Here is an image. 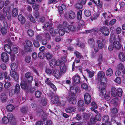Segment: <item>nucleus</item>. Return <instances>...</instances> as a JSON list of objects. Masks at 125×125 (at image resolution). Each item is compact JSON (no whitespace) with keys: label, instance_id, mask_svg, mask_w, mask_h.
<instances>
[{"label":"nucleus","instance_id":"obj_64","mask_svg":"<svg viewBox=\"0 0 125 125\" xmlns=\"http://www.w3.org/2000/svg\"><path fill=\"white\" fill-rule=\"evenodd\" d=\"M116 21V20L115 19H113L110 21L109 24L110 25H112L115 23Z\"/></svg>","mask_w":125,"mask_h":125},{"label":"nucleus","instance_id":"obj_12","mask_svg":"<svg viewBox=\"0 0 125 125\" xmlns=\"http://www.w3.org/2000/svg\"><path fill=\"white\" fill-rule=\"evenodd\" d=\"M10 75L15 80H17L19 79V74L15 71H10Z\"/></svg>","mask_w":125,"mask_h":125},{"label":"nucleus","instance_id":"obj_17","mask_svg":"<svg viewBox=\"0 0 125 125\" xmlns=\"http://www.w3.org/2000/svg\"><path fill=\"white\" fill-rule=\"evenodd\" d=\"M54 76L57 79H59L61 77V74L60 72L56 70H55L53 71Z\"/></svg>","mask_w":125,"mask_h":125},{"label":"nucleus","instance_id":"obj_49","mask_svg":"<svg viewBox=\"0 0 125 125\" xmlns=\"http://www.w3.org/2000/svg\"><path fill=\"white\" fill-rule=\"evenodd\" d=\"M106 91L104 88H101V93L102 95H106Z\"/></svg>","mask_w":125,"mask_h":125},{"label":"nucleus","instance_id":"obj_62","mask_svg":"<svg viewBox=\"0 0 125 125\" xmlns=\"http://www.w3.org/2000/svg\"><path fill=\"white\" fill-rule=\"evenodd\" d=\"M81 87L82 88L86 90L88 89V86L86 83H84L82 84Z\"/></svg>","mask_w":125,"mask_h":125},{"label":"nucleus","instance_id":"obj_24","mask_svg":"<svg viewBox=\"0 0 125 125\" xmlns=\"http://www.w3.org/2000/svg\"><path fill=\"white\" fill-rule=\"evenodd\" d=\"M119 58L120 60L122 62H124L125 60V57L123 52H121L119 53Z\"/></svg>","mask_w":125,"mask_h":125},{"label":"nucleus","instance_id":"obj_10","mask_svg":"<svg viewBox=\"0 0 125 125\" xmlns=\"http://www.w3.org/2000/svg\"><path fill=\"white\" fill-rule=\"evenodd\" d=\"M25 76L27 80L28 83H30L33 80V77L30 73H26L25 75Z\"/></svg>","mask_w":125,"mask_h":125},{"label":"nucleus","instance_id":"obj_38","mask_svg":"<svg viewBox=\"0 0 125 125\" xmlns=\"http://www.w3.org/2000/svg\"><path fill=\"white\" fill-rule=\"evenodd\" d=\"M100 82L101 84H105L107 82V80L105 78H103L100 79Z\"/></svg>","mask_w":125,"mask_h":125},{"label":"nucleus","instance_id":"obj_53","mask_svg":"<svg viewBox=\"0 0 125 125\" xmlns=\"http://www.w3.org/2000/svg\"><path fill=\"white\" fill-rule=\"evenodd\" d=\"M85 23L84 21H83L79 20L78 21V26H83L84 25Z\"/></svg>","mask_w":125,"mask_h":125},{"label":"nucleus","instance_id":"obj_23","mask_svg":"<svg viewBox=\"0 0 125 125\" xmlns=\"http://www.w3.org/2000/svg\"><path fill=\"white\" fill-rule=\"evenodd\" d=\"M6 109L9 112H12L14 109L15 108L13 105L10 104L6 106Z\"/></svg>","mask_w":125,"mask_h":125},{"label":"nucleus","instance_id":"obj_51","mask_svg":"<svg viewBox=\"0 0 125 125\" xmlns=\"http://www.w3.org/2000/svg\"><path fill=\"white\" fill-rule=\"evenodd\" d=\"M84 103L83 100L79 101L78 102V105L79 107L83 106L84 105Z\"/></svg>","mask_w":125,"mask_h":125},{"label":"nucleus","instance_id":"obj_1","mask_svg":"<svg viewBox=\"0 0 125 125\" xmlns=\"http://www.w3.org/2000/svg\"><path fill=\"white\" fill-rule=\"evenodd\" d=\"M10 8L9 7H4L3 9V11L4 13V15L2 14H0V20H3L5 19V16H6L8 19V20L10 19Z\"/></svg>","mask_w":125,"mask_h":125},{"label":"nucleus","instance_id":"obj_14","mask_svg":"<svg viewBox=\"0 0 125 125\" xmlns=\"http://www.w3.org/2000/svg\"><path fill=\"white\" fill-rule=\"evenodd\" d=\"M120 42L117 41H115L113 42V45L115 49H119L121 48V45Z\"/></svg>","mask_w":125,"mask_h":125},{"label":"nucleus","instance_id":"obj_8","mask_svg":"<svg viewBox=\"0 0 125 125\" xmlns=\"http://www.w3.org/2000/svg\"><path fill=\"white\" fill-rule=\"evenodd\" d=\"M70 90L73 93H79L81 92L80 88L76 85H74L71 87Z\"/></svg>","mask_w":125,"mask_h":125},{"label":"nucleus","instance_id":"obj_5","mask_svg":"<svg viewBox=\"0 0 125 125\" xmlns=\"http://www.w3.org/2000/svg\"><path fill=\"white\" fill-rule=\"evenodd\" d=\"M1 58L3 62H8L9 60V56L6 53L3 52L1 54Z\"/></svg>","mask_w":125,"mask_h":125},{"label":"nucleus","instance_id":"obj_15","mask_svg":"<svg viewBox=\"0 0 125 125\" xmlns=\"http://www.w3.org/2000/svg\"><path fill=\"white\" fill-rule=\"evenodd\" d=\"M59 13L62 14L63 10H66V7L64 4H62L61 6H59L58 8Z\"/></svg>","mask_w":125,"mask_h":125},{"label":"nucleus","instance_id":"obj_6","mask_svg":"<svg viewBox=\"0 0 125 125\" xmlns=\"http://www.w3.org/2000/svg\"><path fill=\"white\" fill-rule=\"evenodd\" d=\"M2 25L3 27H2L1 29V31L2 35H5L7 33L8 25L6 22L5 21H3Z\"/></svg>","mask_w":125,"mask_h":125},{"label":"nucleus","instance_id":"obj_52","mask_svg":"<svg viewBox=\"0 0 125 125\" xmlns=\"http://www.w3.org/2000/svg\"><path fill=\"white\" fill-rule=\"evenodd\" d=\"M109 119L108 116L107 115H105L103 117L102 119L104 122H105L108 121Z\"/></svg>","mask_w":125,"mask_h":125},{"label":"nucleus","instance_id":"obj_41","mask_svg":"<svg viewBox=\"0 0 125 125\" xmlns=\"http://www.w3.org/2000/svg\"><path fill=\"white\" fill-rule=\"evenodd\" d=\"M74 7L76 9H80L82 8L83 7V5L81 3H78L75 5Z\"/></svg>","mask_w":125,"mask_h":125},{"label":"nucleus","instance_id":"obj_58","mask_svg":"<svg viewBox=\"0 0 125 125\" xmlns=\"http://www.w3.org/2000/svg\"><path fill=\"white\" fill-rule=\"evenodd\" d=\"M59 32L58 30L57 29L54 30V31L51 34L52 36L54 37L56 35V34H57Z\"/></svg>","mask_w":125,"mask_h":125},{"label":"nucleus","instance_id":"obj_34","mask_svg":"<svg viewBox=\"0 0 125 125\" xmlns=\"http://www.w3.org/2000/svg\"><path fill=\"white\" fill-rule=\"evenodd\" d=\"M113 71L111 68L108 69L106 72V74L107 75L109 76H111L113 74Z\"/></svg>","mask_w":125,"mask_h":125},{"label":"nucleus","instance_id":"obj_4","mask_svg":"<svg viewBox=\"0 0 125 125\" xmlns=\"http://www.w3.org/2000/svg\"><path fill=\"white\" fill-rule=\"evenodd\" d=\"M100 31L103 35L105 36H108L110 33L109 29L105 26L101 27L100 29Z\"/></svg>","mask_w":125,"mask_h":125},{"label":"nucleus","instance_id":"obj_20","mask_svg":"<svg viewBox=\"0 0 125 125\" xmlns=\"http://www.w3.org/2000/svg\"><path fill=\"white\" fill-rule=\"evenodd\" d=\"M4 50L8 53H10L11 52V50L10 47L8 44H6L4 46Z\"/></svg>","mask_w":125,"mask_h":125},{"label":"nucleus","instance_id":"obj_59","mask_svg":"<svg viewBox=\"0 0 125 125\" xmlns=\"http://www.w3.org/2000/svg\"><path fill=\"white\" fill-rule=\"evenodd\" d=\"M31 60V58L30 56H28L26 57L25 58V61L27 63H29Z\"/></svg>","mask_w":125,"mask_h":125},{"label":"nucleus","instance_id":"obj_29","mask_svg":"<svg viewBox=\"0 0 125 125\" xmlns=\"http://www.w3.org/2000/svg\"><path fill=\"white\" fill-rule=\"evenodd\" d=\"M10 68L12 71H16L17 69L18 65L16 63H13L11 64Z\"/></svg>","mask_w":125,"mask_h":125},{"label":"nucleus","instance_id":"obj_39","mask_svg":"<svg viewBox=\"0 0 125 125\" xmlns=\"http://www.w3.org/2000/svg\"><path fill=\"white\" fill-rule=\"evenodd\" d=\"M86 71L87 72L89 78H92L94 75V72H91L88 69H86Z\"/></svg>","mask_w":125,"mask_h":125},{"label":"nucleus","instance_id":"obj_11","mask_svg":"<svg viewBox=\"0 0 125 125\" xmlns=\"http://www.w3.org/2000/svg\"><path fill=\"white\" fill-rule=\"evenodd\" d=\"M45 82L47 85H49L52 88L54 91L56 90L57 89L55 86L52 83H51V81L48 78H47L45 80Z\"/></svg>","mask_w":125,"mask_h":125},{"label":"nucleus","instance_id":"obj_2","mask_svg":"<svg viewBox=\"0 0 125 125\" xmlns=\"http://www.w3.org/2000/svg\"><path fill=\"white\" fill-rule=\"evenodd\" d=\"M122 92V90L120 88H118L117 90L114 87L112 88L111 89V94L113 96L115 97L117 95L121 96Z\"/></svg>","mask_w":125,"mask_h":125},{"label":"nucleus","instance_id":"obj_21","mask_svg":"<svg viewBox=\"0 0 125 125\" xmlns=\"http://www.w3.org/2000/svg\"><path fill=\"white\" fill-rule=\"evenodd\" d=\"M76 110V108L74 107H70L65 109L66 112L67 113H71L74 112Z\"/></svg>","mask_w":125,"mask_h":125},{"label":"nucleus","instance_id":"obj_9","mask_svg":"<svg viewBox=\"0 0 125 125\" xmlns=\"http://www.w3.org/2000/svg\"><path fill=\"white\" fill-rule=\"evenodd\" d=\"M69 102L70 104H75L76 103V100L75 97L73 96L70 95L68 97Z\"/></svg>","mask_w":125,"mask_h":125},{"label":"nucleus","instance_id":"obj_18","mask_svg":"<svg viewBox=\"0 0 125 125\" xmlns=\"http://www.w3.org/2000/svg\"><path fill=\"white\" fill-rule=\"evenodd\" d=\"M73 78L74 82L76 83H79L80 81V76L78 75H75L73 77Z\"/></svg>","mask_w":125,"mask_h":125},{"label":"nucleus","instance_id":"obj_61","mask_svg":"<svg viewBox=\"0 0 125 125\" xmlns=\"http://www.w3.org/2000/svg\"><path fill=\"white\" fill-rule=\"evenodd\" d=\"M8 117L9 120H12L14 118L13 116L11 113H10L8 114Z\"/></svg>","mask_w":125,"mask_h":125},{"label":"nucleus","instance_id":"obj_31","mask_svg":"<svg viewBox=\"0 0 125 125\" xmlns=\"http://www.w3.org/2000/svg\"><path fill=\"white\" fill-rule=\"evenodd\" d=\"M21 86L22 89H25L27 86V82L24 80L22 81L21 83Z\"/></svg>","mask_w":125,"mask_h":125},{"label":"nucleus","instance_id":"obj_63","mask_svg":"<svg viewBox=\"0 0 125 125\" xmlns=\"http://www.w3.org/2000/svg\"><path fill=\"white\" fill-rule=\"evenodd\" d=\"M33 44L35 47H38L39 46V43L38 41H34L33 42Z\"/></svg>","mask_w":125,"mask_h":125},{"label":"nucleus","instance_id":"obj_48","mask_svg":"<svg viewBox=\"0 0 125 125\" xmlns=\"http://www.w3.org/2000/svg\"><path fill=\"white\" fill-rule=\"evenodd\" d=\"M117 68L119 70H122L124 68V65L121 63H120L117 66Z\"/></svg>","mask_w":125,"mask_h":125},{"label":"nucleus","instance_id":"obj_3","mask_svg":"<svg viewBox=\"0 0 125 125\" xmlns=\"http://www.w3.org/2000/svg\"><path fill=\"white\" fill-rule=\"evenodd\" d=\"M96 43L98 46L96 45H94V50L96 53L98 52L100 49H102L104 47V44L100 40H97Z\"/></svg>","mask_w":125,"mask_h":125},{"label":"nucleus","instance_id":"obj_22","mask_svg":"<svg viewBox=\"0 0 125 125\" xmlns=\"http://www.w3.org/2000/svg\"><path fill=\"white\" fill-rule=\"evenodd\" d=\"M118 112V110L116 108H111L110 109V114L112 115H114Z\"/></svg>","mask_w":125,"mask_h":125},{"label":"nucleus","instance_id":"obj_56","mask_svg":"<svg viewBox=\"0 0 125 125\" xmlns=\"http://www.w3.org/2000/svg\"><path fill=\"white\" fill-rule=\"evenodd\" d=\"M25 42L27 45L28 47H31L32 46V43L30 41L26 40Z\"/></svg>","mask_w":125,"mask_h":125},{"label":"nucleus","instance_id":"obj_30","mask_svg":"<svg viewBox=\"0 0 125 125\" xmlns=\"http://www.w3.org/2000/svg\"><path fill=\"white\" fill-rule=\"evenodd\" d=\"M5 84L4 85V88L6 89H8L11 86V83L8 81L4 80Z\"/></svg>","mask_w":125,"mask_h":125},{"label":"nucleus","instance_id":"obj_55","mask_svg":"<svg viewBox=\"0 0 125 125\" xmlns=\"http://www.w3.org/2000/svg\"><path fill=\"white\" fill-rule=\"evenodd\" d=\"M63 30L64 32H65L67 33H68L70 31V29L69 26L67 27L66 26H64L63 27Z\"/></svg>","mask_w":125,"mask_h":125},{"label":"nucleus","instance_id":"obj_28","mask_svg":"<svg viewBox=\"0 0 125 125\" xmlns=\"http://www.w3.org/2000/svg\"><path fill=\"white\" fill-rule=\"evenodd\" d=\"M119 100L117 98L113 99L111 101V103L115 106L117 105L118 104Z\"/></svg>","mask_w":125,"mask_h":125},{"label":"nucleus","instance_id":"obj_57","mask_svg":"<svg viewBox=\"0 0 125 125\" xmlns=\"http://www.w3.org/2000/svg\"><path fill=\"white\" fill-rule=\"evenodd\" d=\"M27 33L30 36H32L34 34V32L31 30H29L28 31Z\"/></svg>","mask_w":125,"mask_h":125},{"label":"nucleus","instance_id":"obj_44","mask_svg":"<svg viewBox=\"0 0 125 125\" xmlns=\"http://www.w3.org/2000/svg\"><path fill=\"white\" fill-rule=\"evenodd\" d=\"M74 54L76 57L79 59H81L82 57V55L77 51L74 52Z\"/></svg>","mask_w":125,"mask_h":125},{"label":"nucleus","instance_id":"obj_47","mask_svg":"<svg viewBox=\"0 0 125 125\" xmlns=\"http://www.w3.org/2000/svg\"><path fill=\"white\" fill-rule=\"evenodd\" d=\"M84 13L85 16L87 17L91 15V12L89 10H85Z\"/></svg>","mask_w":125,"mask_h":125},{"label":"nucleus","instance_id":"obj_13","mask_svg":"<svg viewBox=\"0 0 125 125\" xmlns=\"http://www.w3.org/2000/svg\"><path fill=\"white\" fill-rule=\"evenodd\" d=\"M41 105L45 106L47 104V100L45 96H43L41 97L40 98Z\"/></svg>","mask_w":125,"mask_h":125},{"label":"nucleus","instance_id":"obj_35","mask_svg":"<svg viewBox=\"0 0 125 125\" xmlns=\"http://www.w3.org/2000/svg\"><path fill=\"white\" fill-rule=\"evenodd\" d=\"M88 43L89 44L92 46H94L95 43L94 40V39L92 38H90L88 40Z\"/></svg>","mask_w":125,"mask_h":125},{"label":"nucleus","instance_id":"obj_45","mask_svg":"<svg viewBox=\"0 0 125 125\" xmlns=\"http://www.w3.org/2000/svg\"><path fill=\"white\" fill-rule=\"evenodd\" d=\"M2 121L3 123L7 124L9 122V119L6 117L5 116L3 118Z\"/></svg>","mask_w":125,"mask_h":125},{"label":"nucleus","instance_id":"obj_40","mask_svg":"<svg viewBox=\"0 0 125 125\" xmlns=\"http://www.w3.org/2000/svg\"><path fill=\"white\" fill-rule=\"evenodd\" d=\"M50 26L49 23V22H47L44 23V26H42V27L45 31H46L47 30V28L48 27H50Z\"/></svg>","mask_w":125,"mask_h":125},{"label":"nucleus","instance_id":"obj_54","mask_svg":"<svg viewBox=\"0 0 125 125\" xmlns=\"http://www.w3.org/2000/svg\"><path fill=\"white\" fill-rule=\"evenodd\" d=\"M69 27L71 31H74L76 30V27L74 25H70Z\"/></svg>","mask_w":125,"mask_h":125},{"label":"nucleus","instance_id":"obj_33","mask_svg":"<svg viewBox=\"0 0 125 125\" xmlns=\"http://www.w3.org/2000/svg\"><path fill=\"white\" fill-rule=\"evenodd\" d=\"M60 69L61 71L63 73H65L67 69L66 66L63 63L61 64Z\"/></svg>","mask_w":125,"mask_h":125},{"label":"nucleus","instance_id":"obj_27","mask_svg":"<svg viewBox=\"0 0 125 125\" xmlns=\"http://www.w3.org/2000/svg\"><path fill=\"white\" fill-rule=\"evenodd\" d=\"M69 17L70 19H73L75 17V13L72 11L70 10L69 12Z\"/></svg>","mask_w":125,"mask_h":125},{"label":"nucleus","instance_id":"obj_43","mask_svg":"<svg viewBox=\"0 0 125 125\" xmlns=\"http://www.w3.org/2000/svg\"><path fill=\"white\" fill-rule=\"evenodd\" d=\"M95 119L96 120L98 121H100L101 119V116L100 114L99 113L95 115Z\"/></svg>","mask_w":125,"mask_h":125},{"label":"nucleus","instance_id":"obj_32","mask_svg":"<svg viewBox=\"0 0 125 125\" xmlns=\"http://www.w3.org/2000/svg\"><path fill=\"white\" fill-rule=\"evenodd\" d=\"M18 14L17 10L16 8H14L12 11V15L13 17H16Z\"/></svg>","mask_w":125,"mask_h":125},{"label":"nucleus","instance_id":"obj_60","mask_svg":"<svg viewBox=\"0 0 125 125\" xmlns=\"http://www.w3.org/2000/svg\"><path fill=\"white\" fill-rule=\"evenodd\" d=\"M114 81L115 82L118 84L121 83V79L119 77H117Z\"/></svg>","mask_w":125,"mask_h":125},{"label":"nucleus","instance_id":"obj_42","mask_svg":"<svg viewBox=\"0 0 125 125\" xmlns=\"http://www.w3.org/2000/svg\"><path fill=\"white\" fill-rule=\"evenodd\" d=\"M39 5L37 3H33V4L32 7L35 10L37 11L39 9Z\"/></svg>","mask_w":125,"mask_h":125},{"label":"nucleus","instance_id":"obj_7","mask_svg":"<svg viewBox=\"0 0 125 125\" xmlns=\"http://www.w3.org/2000/svg\"><path fill=\"white\" fill-rule=\"evenodd\" d=\"M84 99L85 104H88L91 102V97L88 93H86L84 95Z\"/></svg>","mask_w":125,"mask_h":125},{"label":"nucleus","instance_id":"obj_26","mask_svg":"<svg viewBox=\"0 0 125 125\" xmlns=\"http://www.w3.org/2000/svg\"><path fill=\"white\" fill-rule=\"evenodd\" d=\"M7 99V97L6 94L4 93L2 94L1 96V99L2 102H5Z\"/></svg>","mask_w":125,"mask_h":125},{"label":"nucleus","instance_id":"obj_36","mask_svg":"<svg viewBox=\"0 0 125 125\" xmlns=\"http://www.w3.org/2000/svg\"><path fill=\"white\" fill-rule=\"evenodd\" d=\"M14 90L17 94H18L19 93L20 91V88L19 84H17L16 85L15 87Z\"/></svg>","mask_w":125,"mask_h":125},{"label":"nucleus","instance_id":"obj_50","mask_svg":"<svg viewBox=\"0 0 125 125\" xmlns=\"http://www.w3.org/2000/svg\"><path fill=\"white\" fill-rule=\"evenodd\" d=\"M52 54L49 52L47 53L46 55V57L47 59H50L52 57Z\"/></svg>","mask_w":125,"mask_h":125},{"label":"nucleus","instance_id":"obj_25","mask_svg":"<svg viewBox=\"0 0 125 125\" xmlns=\"http://www.w3.org/2000/svg\"><path fill=\"white\" fill-rule=\"evenodd\" d=\"M42 113L43 114L44 116H43L42 118L43 119V120L42 121V125H47V122L48 120H46L47 117L45 113H44L43 112Z\"/></svg>","mask_w":125,"mask_h":125},{"label":"nucleus","instance_id":"obj_16","mask_svg":"<svg viewBox=\"0 0 125 125\" xmlns=\"http://www.w3.org/2000/svg\"><path fill=\"white\" fill-rule=\"evenodd\" d=\"M51 100L52 103L53 104H57L59 102V100L58 97L53 96L51 98Z\"/></svg>","mask_w":125,"mask_h":125},{"label":"nucleus","instance_id":"obj_19","mask_svg":"<svg viewBox=\"0 0 125 125\" xmlns=\"http://www.w3.org/2000/svg\"><path fill=\"white\" fill-rule=\"evenodd\" d=\"M105 75V73L102 71H101L98 73L97 77L98 79L102 78H104Z\"/></svg>","mask_w":125,"mask_h":125},{"label":"nucleus","instance_id":"obj_46","mask_svg":"<svg viewBox=\"0 0 125 125\" xmlns=\"http://www.w3.org/2000/svg\"><path fill=\"white\" fill-rule=\"evenodd\" d=\"M16 92L14 89H11L9 92V95L10 96H12L14 95L15 93Z\"/></svg>","mask_w":125,"mask_h":125},{"label":"nucleus","instance_id":"obj_37","mask_svg":"<svg viewBox=\"0 0 125 125\" xmlns=\"http://www.w3.org/2000/svg\"><path fill=\"white\" fill-rule=\"evenodd\" d=\"M18 19L19 21L22 22V23H24L25 22L24 18L23 17L21 14H20L18 16Z\"/></svg>","mask_w":125,"mask_h":125}]
</instances>
